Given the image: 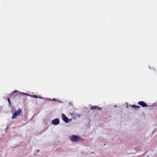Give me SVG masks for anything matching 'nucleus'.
I'll return each mask as SVG.
<instances>
[{
  "instance_id": "obj_1",
  "label": "nucleus",
  "mask_w": 157,
  "mask_h": 157,
  "mask_svg": "<svg viewBox=\"0 0 157 157\" xmlns=\"http://www.w3.org/2000/svg\"><path fill=\"white\" fill-rule=\"evenodd\" d=\"M81 138L80 136L75 135H73L69 137V139L72 142L78 141Z\"/></svg>"
},
{
  "instance_id": "obj_2",
  "label": "nucleus",
  "mask_w": 157,
  "mask_h": 157,
  "mask_svg": "<svg viewBox=\"0 0 157 157\" xmlns=\"http://www.w3.org/2000/svg\"><path fill=\"white\" fill-rule=\"evenodd\" d=\"M22 111V109H20L17 111H16L13 114L12 119L16 118L17 116L20 115Z\"/></svg>"
},
{
  "instance_id": "obj_3",
  "label": "nucleus",
  "mask_w": 157,
  "mask_h": 157,
  "mask_svg": "<svg viewBox=\"0 0 157 157\" xmlns=\"http://www.w3.org/2000/svg\"><path fill=\"white\" fill-rule=\"evenodd\" d=\"M62 117L63 120L66 123H68L69 122V119L64 114L62 113Z\"/></svg>"
},
{
  "instance_id": "obj_4",
  "label": "nucleus",
  "mask_w": 157,
  "mask_h": 157,
  "mask_svg": "<svg viewBox=\"0 0 157 157\" xmlns=\"http://www.w3.org/2000/svg\"><path fill=\"white\" fill-rule=\"evenodd\" d=\"M52 123L53 124L57 125L59 123V119L58 118H56L53 120L52 121Z\"/></svg>"
},
{
  "instance_id": "obj_5",
  "label": "nucleus",
  "mask_w": 157,
  "mask_h": 157,
  "mask_svg": "<svg viewBox=\"0 0 157 157\" xmlns=\"http://www.w3.org/2000/svg\"><path fill=\"white\" fill-rule=\"evenodd\" d=\"M138 104L141 105L142 107L148 106L147 104L145 103L144 101H139L138 102Z\"/></svg>"
},
{
  "instance_id": "obj_6",
  "label": "nucleus",
  "mask_w": 157,
  "mask_h": 157,
  "mask_svg": "<svg viewBox=\"0 0 157 157\" xmlns=\"http://www.w3.org/2000/svg\"><path fill=\"white\" fill-rule=\"evenodd\" d=\"M90 109L91 110H100L101 108L98 106H93L90 107Z\"/></svg>"
},
{
  "instance_id": "obj_7",
  "label": "nucleus",
  "mask_w": 157,
  "mask_h": 157,
  "mask_svg": "<svg viewBox=\"0 0 157 157\" xmlns=\"http://www.w3.org/2000/svg\"><path fill=\"white\" fill-rule=\"evenodd\" d=\"M131 107L135 109H136L137 108H140V106H139L136 105H133L131 106Z\"/></svg>"
},
{
  "instance_id": "obj_8",
  "label": "nucleus",
  "mask_w": 157,
  "mask_h": 157,
  "mask_svg": "<svg viewBox=\"0 0 157 157\" xmlns=\"http://www.w3.org/2000/svg\"><path fill=\"white\" fill-rule=\"evenodd\" d=\"M18 91H17V90H15V91H13V93H12V94H10V95H13V94H14L15 93H17V92H18Z\"/></svg>"
},
{
  "instance_id": "obj_9",
  "label": "nucleus",
  "mask_w": 157,
  "mask_h": 157,
  "mask_svg": "<svg viewBox=\"0 0 157 157\" xmlns=\"http://www.w3.org/2000/svg\"><path fill=\"white\" fill-rule=\"evenodd\" d=\"M32 97H33V98H42V97H38L37 95H33L32 96Z\"/></svg>"
},
{
  "instance_id": "obj_10",
  "label": "nucleus",
  "mask_w": 157,
  "mask_h": 157,
  "mask_svg": "<svg viewBox=\"0 0 157 157\" xmlns=\"http://www.w3.org/2000/svg\"><path fill=\"white\" fill-rule=\"evenodd\" d=\"M7 99L8 100V102H9V104L10 105L11 103H10V99L9 98H7Z\"/></svg>"
},
{
  "instance_id": "obj_11",
  "label": "nucleus",
  "mask_w": 157,
  "mask_h": 157,
  "mask_svg": "<svg viewBox=\"0 0 157 157\" xmlns=\"http://www.w3.org/2000/svg\"><path fill=\"white\" fill-rule=\"evenodd\" d=\"M39 151H39V150H36V152H39Z\"/></svg>"
},
{
  "instance_id": "obj_12",
  "label": "nucleus",
  "mask_w": 157,
  "mask_h": 157,
  "mask_svg": "<svg viewBox=\"0 0 157 157\" xmlns=\"http://www.w3.org/2000/svg\"><path fill=\"white\" fill-rule=\"evenodd\" d=\"M105 145H106V144H104V146H105Z\"/></svg>"
},
{
  "instance_id": "obj_13",
  "label": "nucleus",
  "mask_w": 157,
  "mask_h": 157,
  "mask_svg": "<svg viewBox=\"0 0 157 157\" xmlns=\"http://www.w3.org/2000/svg\"><path fill=\"white\" fill-rule=\"evenodd\" d=\"M5 130L6 131V129H5Z\"/></svg>"
}]
</instances>
